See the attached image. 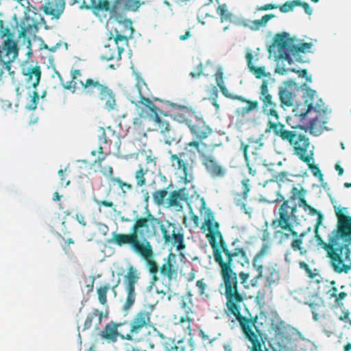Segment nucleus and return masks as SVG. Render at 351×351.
<instances>
[{"mask_svg": "<svg viewBox=\"0 0 351 351\" xmlns=\"http://www.w3.org/2000/svg\"><path fill=\"white\" fill-rule=\"evenodd\" d=\"M205 226L208 231L206 238L213 249L215 261L221 269L226 308L238 321L245 339L252 343L249 347L250 350L267 351L265 341L258 338L261 331L256 326L257 317L248 318L241 313V306L244 304L246 295L239 288L237 274L232 269V263L236 261L243 266L248 264L247 254L244 247L241 246L239 239H234L230 247L228 246L219 231V223L215 219H204L202 229Z\"/></svg>", "mask_w": 351, "mask_h": 351, "instance_id": "nucleus-1", "label": "nucleus"}, {"mask_svg": "<svg viewBox=\"0 0 351 351\" xmlns=\"http://www.w3.org/2000/svg\"><path fill=\"white\" fill-rule=\"evenodd\" d=\"M268 85L267 80H263L258 93V98L262 103V112L268 118V129L283 141L288 142L293 148V154L300 160L309 162L313 159V146L311 145L310 140L306 135L295 130H287L284 124L279 122L280 115L276 110L277 104L273 100Z\"/></svg>", "mask_w": 351, "mask_h": 351, "instance_id": "nucleus-2", "label": "nucleus"}, {"mask_svg": "<svg viewBox=\"0 0 351 351\" xmlns=\"http://www.w3.org/2000/svg\"><path fill=\"white\" fill-rule=\"evenodd\" d=\"M307 191L301 185L298 184V186H293L290 191V195L287 199L280 194H278V197L272 201V203L282 201V203L279 206L278 212L274 211L276 218L271 221V226L274 229L280 228L274 232V236L278 238L280 243H283L288 241L291 236L294 239L291 243V247L293 251L299 252L301 256L306 254V250L303 247V237L305 232L298 234L294 230L293 221H296L297 216V204H293L290 205L291 201L298 200L304 195H306Z\"/></svg>", "mask_w": 351, "mask_h": 351, "instance_id": "nucleus-3", "label": "nucleus"}, {"mask_svg": "<svg viewBox=\"0 0 351 351\" xmlns=\"http://www.w3.org/2000/svg\"><path fill=\"white\" fill-rule=\"evenodd\" d=\"M315 238L317 245L326 252L334 271L348 273L351 269V263H347L350 255V219L343 218L337 213V227L328 234L327 243L318 234L316 224Z\"/></svg>", "mask_w": 351, "mask_h": 351, "instance_id": "nucleus-4", "label": "nucleus"}, {"mask_svg": "<svg viewBox=\"0 0 351 351\" xmlns=\"http://www.w3.org/2000/svg\"><path fill=\"white\" fill-rule=\"evenodd\" d=\"M132 226L147 238L156 236L159 228L165 243H171L178 251L186 248L183 228L169 220L163 221L149 211L145 217H137Z\"/></svg>", "mask_w": 351, "mask_h": 351, "instance_id": "nucleus-5", "label": "nucleus"}, {"mask_svg": "<svg viewBox=\"0 0 351 351\" xmlns=\"http://www.w3.org/2000/svg\"><path fill=\"white\" fill-rule=\"evenodd\" d=\"M110 243L120 247L128 246L132 252L141 256L146 263L153 280H158L157 274L160 267L154 260L152 245L137 228L132 226L129 233L113 232Z\"/></svg>", "mask_w": 351, "mask_h": 351, "instance_id": "nucleus-6", "label": "nucleus"}, {"mask_svg": "<svg viewBox=\"0 0 351 351\" xmlns=\"http://www.w3.org/2000/svg\"><path fill=\"white\" fill-rule=\"evenodd\" d=\"M143 86L147 88V84L141 79L138 80L136 84V90L133 91L134 95H132V93L129 95L131 103L135 105L140 117H148L155 122L164 136L166 144L171 145L173 142L178 141V136L169 123L159 117L160 109L143 93Z\"/></svg>", "mask_w": 351, "mask_h": 351, "instance_id": "nucleus-7", "label": "nucleus"}, {"mask_svg": "<svg viewBox=\"0 0 351 351\" xmlns=\"http://www.w3.org/2000/svg\"><path fill=\"white\" fill-rule=\"evenodd\" d=\"M219 145V143L207 144L188 142L185 143L184 150L191 156H196V154H198L202 165L207 173L213 178H220L226 175V170L211 154L214 149Z\"/></svg>", "mask_w": 351, "mask_h": 351, "instance_id": "nucleus-8", "label": "nucleus"}, {"mask_svg": "<svg viewBox=\"0 0 351 351\" xmlns=\"http://www.w3.org/2000/svg\"><path fill=\"white\" fill-rule=\"evenodd\" d=\"M106 82L97 77L84 78L81 69H75L71 71V80L63 84L64 88L72 93L81 91L85 96L94 99L106 86Z\"/></svg>", "mask_w": 351, "mask_h": 351, "instance_id": "nucleus-9", "label": "nucleus"}, {"mask_svg": "<svg viewBox=\"0 0 351 351\" xmlns=\"http://www.w3.org/2000/svg\"><path fill=\"white\" fill-rule=\"evenodd\" d=\"M306 101L310 108H313L314 116L309 118L308 128L312 133H319L326 127L328 108L322 99L318 97L315 90L306 89Z\"/></svg>", "mask_w": 351, "mask_h": 351, "instance_id": "nucleus-10", "label": "nucleus"}, {"mask_svg": "<svg viewBox=\"0 0 351 351\" xmlns=\"http://www.w3.org/2000/svg\"><path fill=\"white\" fill-rule=\"evenodd\" d=\"M274 43L278 47L280 58L288 62L291 60V55L297 60L302 61L300 55L311 52L313 47L311 43L295 44V38H290L287 32L276 34Z\"/></svg>", "mask_w": 351, "mask_h": 351, "instance_id": "nucleus-11", "label": "nucleus"}, {"mask_svg": "<svg viewBox=\"0 0 351 351\" xmlns=\"http://www.w3.org/2000/svg\"><path fill=\"white\" fill-rule=\"evenodd\" d=\"M168 153L171 167L181 174V178L185 183L192 182L194 178L193 164L196 156H191L185 150L178 154H173L171 151H169Z\"/></svg>", "mask_w": 351, "mask_h": 351, "instance_id": "nucleus-12", "label": "nucleus"}, {"mask_svg": "<svg viewBox=\"0 0 351 351\" xmlns=\"http://www.w3.org/2000/svg\"><path fill=\"white\" fill-rule=\"evenodd\" d=\"M140 271L134 266L130 265L127 269V273L124 276V286L127 296L123 309L129 310L134 304L136 293L135 292V285L140 279Z\"/></svg>", "mask_w": 351, "mask_h": 351, "instance_id": "nucleus-13", "label": "nucleus"}, {"mask_svg": "<svg viewBox=\"0 0 351 351\" xmlns=\"http://www.w3.org/2000/svg\"><path fill=\"white\" fill-rule=\"evenodd\" d=\"M199 336L201 338L203 346L210 351H232L230 343L222 338L221 332L213 331H204L199 330Z\"/></svg>", "mask_w": 351, "mask_h": 351, "instance_id": "nucleus-14", "label": "nucleus"}, {"mask_svg": "<svg viewBox=\"0 0 351 351\" xmlns=\"http://www.w3.org/2000/svg\"><path fill=\"white\" fill-rule=\"evenodd\" d=\"M151 311L141 310L132 318L130 322V329L122 340L132 341L134 335L138 334L144 328L151 325Z\"/></svg>", "mask_w": 351, "mask_h": 351, "instance_id": "nucleus-15", "label": "nucleus"}, {"mask_svg": "<svg viewBox=\"0 0 351 351\" xmlns=\"http://www.w3.org/2000/svg\"><path fill=\"white\" fill-rule=\"evenodd\" d=\"M21 74L25 77L26 84L36 89L41 80V67L38 62L25 61L21 66Z\"/></svg>", "mask_w": 351, "mask_h": 351, "instance_id": "nucleus-16", "label": "nucleus"}, {"mask_svg": "<svg viewBox=\"0 0 351 351\" xmlns=\"http://www.w3.org/2000/svg\"><path fill=\"white\" fill-rule=\"evenodd\" d=\"M98 132L99 146L97 152L99 154H104V150L107 149L110 152V145L112 143L116 146H119L121 143L119 136L110 126L106 128H99Z\"/></svg>", "mask_w": 351, "mask_h": 351, "instance_id": "nucleus-17", "label": "nucleus"}, {"mask_svg": "<svg viewBox=\"0 0 351 351\" xmlns=\"http://www.w3.org/2000/svg\"><path fill=\"white\" fill-rule=\"evenodd\" d=\"M176 255L170 252L167 257L164 258V263L160 267L159 273L163 280H167L168 283L176 282L178 276V269L175 265Z\"/></svg>", "mask_w": 351, "mask_h": 351, "instance_id": "nucleus-18", "label": "nucleus"}, {"mask_svg": "<svg viewBox=\"0 0 351 351\" xmlns=\"http://www.w3.org/2000/svg\"><path fill=\"white\" fill-rule=\"evenodd\" d=\"M195 118V122L192 121L189 123L190 132L195 138L191 142L205 143L203 141L208 138L213 133V130L202 119H197V117Z\"/></svg>", "mask_w": 351, "mask_h": 351, "instance_id": "nucleus-19", "label": "nucleus"}, {"mask_svg": "<svg viewBox=\"0 0 351 351\" xmlns=\"http://www.w3.org/2000/svg\"><path fill=\"white\" fill-rule=\"evenodd\" d=\"M125 325V324L123 323L117 324L114 322L108 323L103 330L98 333V336L107 343H114L118 341L119 337L122 339V337H125L121 329Z\"/></svg>", "mask_w": 351, "mask_h": 351, "instance_id": "nucleus-20", "label": "nucleus"}, {"mask_svg": "<svg viewBox=\"0 0 351 351\" xmlns=\"http://www.w3.org/2000/svg\"><path fill=\"white\" fill-rule=\"evenodd\" d=\"M263 277L265 280V287L271 288L276 285L280 280V273L277 265L269 263L267 265H263Z\"/></svg>", "mask_w": 351, "mask_h": 351, "instance_id": "nucleus-21", "label": "nucleus"}, {"mask_svg": "<svg viewBox=\"0 0 351 351\" xmlns=\"http://www.w3.org/2000/svg\"><path fill=\"white\" fill-rule=\"evenodd\" d=\"M19 55V49L14 39L5 38L2 47L0 45V59L15 60Z\"/></svg>", "mask_w": 351, "mask_h": 351, "instance_id": "nucleus-22", "label": "nucleus"}, {"mask_svg": "<svg viewBox=\"0 0 351 351\" xmlns=\"http://www.w3.org/2000/svg\"><path fill=\"white\" fill-rule=\"evenodd\" d=\"M64 9L63 0H49L40 10L45 14L52 16V18L59 19Z\"/></svg>", "mask_w": 351, "mask_h": 351, "instance_id": "nucleus-23", "label": "nucleus"}, {"mask_svg": "<svg viewBox=\"0 0 351 351\" xmlns=\"http://www.w3.org/2000/svg\"><path fill=\"white\" fill-rule=\"evenodd\" d=\"M254 269L257 271V275L248 283L250 278V274L244 271H241L239 274L240 283L245 289L249 288L250 286L256 287L258 280L263 277V265H256V263H252Z\"/></svg>", "mask_w": 351, "mask_h": 351, "instance_id": "nucleus-24", "label": "nucleus"}, {"mask_svg": "<svg viewBox=\"0 0 351 351\" xmlns=\"http://www.w3.org/2000/svg\"><path fill=\"white\" fill-rule=\"evenodd\" d=\"M184 195V189L173 191L167 198V206L169 208H174L177 210H182V203L186 199Z\"/></svg>", "mask_w": 351, "mask_h": 351, "instance_id": "nucleus-25", "label": "nucleus"}, {"mask_svg": "<svg viewBox=\"0 0 351 351\" xmlns=\"http://www.w3.org/2000/svg\"><path fill=\"white\" fill-rule=\"evenodd\" d=\"M97 97L104 102L105 109L108 110H114L116 107V99L114 91L109 88L108 84L103 88Z\"/></svg>", "mask_w": 351, "mask_h": 351, "instance_id": "nucleus-26", "label": "nucleus"}, {"mask_svg": "<svg viewBox=\"0 0 351 351\" xmlns=\"http://www.w3.org/2000/svg\"><path fill=\"white\" fill-rule=\"evenodd\" d=\"M123 53V46H113L109 41L104 47L101 53V59L106 61H110L114 59H121V55Z\"/></svg>", "mask_w": 351, "mask_h": 351, "instance_id": "nucleus-27", "label": "nucleus"}, {"mask_svg": "<svg viewBox=\"0 0 351 351\" xmlns=\"http://www.w3.org/2000/svg\"><path fill=\"white\" fill-rule=\"evenodd\" d=\"M104 317V313L97 308H94L92 312L87 314L86 319L82 325V330H89L95 322V328H99V325L101 324Z\"/></svg>", "mask_w": 351, "mask_h": 351, "instance_id": "nucleus-28", "label": "nucleus"}, {"mask_svg": "<svg viewBox=\"0 0 351 351\" xmlns=\"http://www.w3.org/2000/svg\"><path fill=\"white\" fill-rule=\"evenodd\" d=\"M347 296V293L345 292H340L337 293V295L335 298V304L337 306L336 315L337 317L345 322L351 323L350 319V311L348 309H345L343 306L341 300Z\"/></svg>", "mask_w": 351, "mask_h": 351, "instance_id": "nucleus-29", "label": "nucleus"}, {"mask_svg": "<svg viewBox=\"0 0 351 351\" xmlns=\"http://www.w3.org/2000/svg\"><path fill=\"white\" fill-rule=\"evenodd\" d=\"M245 58L247 63V69L256 78L261 79L264 77H268L270 76V73L267 72L266 67L265 66H256L253 64L252 60L254 56L252 52H247Z\"/></svg>", "mask_w": 351, "mask_h": 351, "instance_id": "nucleus-30", "label": "nucleus"}, {"mask_svg": "<svg viewBox=\"0 0 351 351\" xmlns=\"http://www.w3.org/2000/svg\"><path fill=\"white\" fill-rule=\"evenodd\" d=\"M232 98L247 104L245 106L240 108L237 110V114L243 117L249 115L254 110H257L258 108V101L257 100H249L242 96H235Z\"/></svg>", "mask_w": 351, "mask_h": 351, "instance_id": "nucleus-31", "label": "nucleus"}, {"mask_svg": "<svg viewBox=\"0 0 351 351\" xmlns=\"http://www.w3.org/2000/svg\"><path fill=\"white\" fill-rule=\"evenodd\" d=\"M101 155L102 156H99L94 160V162L92 163V165H97V167H99V172L101 173L102 175L106 178L109 182L111 184V180L116 178L113 177L114 170L112 166L108 165H103V161L105 160L108 154L104 152V154Z\"/></svg>", "mask_w": 351, "mask_h": 351, "instance_id": "nucleus-32", "label": "nucleus"}, {"mask_svg": "<svg viewBox=\"0 0 351 351\" xmlns=\"http://www.w3.org/2000/svg\"><path fill=\"white\" fill-rule=\"evenodd\" d=\"M39 27L40 25L25 13L19 37H25L27 34L34 35L38 31Z\"/></svg>", "mask_w": 351, "mask_h": 351, "instance_id": "nucleus-33", "label": "nucleus"}, {"mask_svg": "<svg viewBox=\"0 0 351 351\" xmlns=\"http://www.w3.org/2000/svg\"><path fill=\"white\" fill-rule=\"evenodd\" d=\"M278 96L280 101V106L291 107L293 105L295 95L287 88L280 87L278 91Z\"/></svg>", "mask_w": 351, "mask_h": 351, "instance_id": "nucleus-34", "label": "nucleus"}, {"mask_svg": "<svg viewBox=\"0 0 351 351\" xmlns=\"http://www.w3.org/2000/svg\"><path fill=\"white\" fill-rule=\"evenodd\" d=\"M298 206L302 207L305 212H308V214L311 215H317V228L319 227L323 220V216L321 212L308 204L306 199V195H304L298 199Z\"/></svg>", "mask_w": 351, "mask_h": 351, "instance_id": "nucleus-35", "label": "nucleus"}, {"mask_svg": "<svg viewBox=\"0 0 351 351\" xmlns=\"http://www.w3.org/2000/svg\"><path fill=\"white\" fill-rule=\"evenodd\" d=\"M192 117H196L194 112L186 107H182L180 112L173 114V119L179 123H185L189 127V123L193 121Z\"/></svg>", "mask_w": 351, "mask_h": 351, "instance_id": "nucleus-36", "label": "nucleus"}, {"mask_svg": "<svg viewBox=\"0 0 351 351\" xmlns=\"http://www.w3.org/2000/svg\"><path fill=\"white\" fill-rule=\"evenodd\" d=\"M307 304L309 306L312 311L313 318L315 321H317L321 314L324 313V304L320 298H317L313 301H311Z\"/></svg>", "mask_w": 351, "mask_h": 351, "instance_id": "nucleus-37", "label": "nucleus"}, {"mask_svg": "<svg viewBox=\"0 0 351 351\" xmlns=\"http://www.w3.org/2000/svg\"><path fill=\"white\" fill-rule=\"evenodd\" d=\"M306 93H305L304 103L302 104L297 105L293 110L295 115L300 117L301 119H304L307 114H311L313 113V108H310L308 105H307L306 101Z\"/></svg>", "mask_w": 351, "mask_h": 351, "instance_id": "nucleus-38", "label": "nucleus"}, {"mask_svg": "<svg viewBox=\"0 0 351 351\" xmlns=\"http://www.w3.org/2000/svg\"><path fill=\"white\" fill-rule=\"evenodd\" d=\"M165 351H194V348L191 341L180 340L176 345L167 348Z\"/></svg>", "mask_w": 351, "mask_h": 351, "instance_id": "nucleus-39", "label": "nucleus"}, {"mask_svg": "<svg viewBox=\"0 0 351 351\" xmlns=\"http://www.w3.org/2000/svg\"><path fill=\"white\" fill-rule=\"evenodd\" d=\"M274 14H267L261 17L260 19H256L251 23L250 29L252 31L259 30L262 27H265L269 20L275 17Z\"/></svg>", "mask_w": 351, "mask_h": 351, "instance_id": "nucleus-40", "label": "nucleus"}, {"mask_svg": "<svg viewBox=\"0 0 351 351\" xmlns=\"http://www.w3.org/2000/svg\"><path fill=\"white\" fill-rule=\"evenodd\" d=\"M216 11L220 16V19L222 23L225 21L232 22L233 14L228 10V6L226 3L219 5L217 8Z\"/></svg>", "mask_w": 351, "mask_h": 351, "instance_id": "nucleus-41", "label": "nucleus"}, {"mask_svg": "<svg viewBox=\"0 0 351 351\" xmlns=\"http://www.w3.org/2000/svg\"><path fill=\"white\" fill-rule=\"evenodd\" d=\"M147 170L144 169L143 167L141 165L138 170H136L134 173V178L136 180V186L137 187H141L146 184L147 180L145 178V175L147 174Z\"/></svg>", "mask_w": 351, "mask_h": 351, "instance_id": "nucleus-42", "label": "nucleus"}, {"mask_svg": "<svg viewBox=\"0 0 351 351\" xmlns=\"http://www.w3.org/2000/svg\"><path fill=\"white\" fill-rule=\"evenodd\" d=\"M111 184L112 185L117 184L121 189V193L124 197L126 195L128 191H132L133 189V186L131 184L123 182L120 178L117 177L111 180Z\"/></svg>", "mask_w": 351, "mask_h": 351, "instance_id": "nucleus-43", "label": "nucleus"}, {"mask_svg": "<svg viewBox=\"0 0 351 351\" xmlns=\"http://www.w3.org/2000/svg\"><path fill=\"white\" fill-rule=\"evenodd\" d=\"M167 193V189L155 191L152 193L154 202L158 206L163 205Z\"/></svg>", "mask_w": 351, "mask_h": 351, "instance_id": "nucleus-44", "label": "nucleus"}, {"mask_svg": "<svg viewBox=\"0 0 351 351\" xmlns=\"http://www.w3.org/2000/svg\"><path fill=\"white\" fill-rule=\"evenodd\" d=\"M8 58L0 59V61L3 63V69H0V80H3L4 71L3 69L8 71V75H10L12 78L14 75V71L12 70L11 63L14 61V60H8Z\"/></svg>", "mask_w": 351, "mask_h": 351, "instance_id": "nucleus-45", "label": "nucleus"}, {"mask_svg": "<svg viewBox=\"0 0 351 351\" xmlns=\"http://www.w3.org/2000/svg\"><path fill=\"white\" fill-rule=\"evenodd\" d=\"M108 41L113 45L120 47V45L123 46V52L125 50V46L128 44V38L125 36L121 35L120 34H117L114 38H110Z\"/></svg>", "mask_w": 351, "mask_h": 351, "instance_id": "nucleus-46", "label": "nucleus"}, {"mask_svg": "<svg viewBox=\"0 0 351 351\" xmlns=\"http://www.w3.org/2000/svg\"><path fill=\"white\" fill-rule=\"evenodd\" d=\"M110 289V285H105L104 286H101L97 290L98 295V300L99 302L104 305L107 302V293Z\"/></svg>", "mask_w": 351, "mask_h": 351, "instance_id": "nucleus-47", "label": "nucleus"}, {"mask_svg": "<svg viewBox=\"0 0 351 351\" xmlns=\"http://www.w3.org/2000/svg\"><path fill=\"white\" fill-rule=\"evenodd\" d=\"M26 14L39 25H41L45 22L41 14L38 12V10L35 6H32L31 10H29Z\"/></svg>", "mask_w": 351, "mask_h": 351, "instance_id": "nucleus-48", "label": "nucleus"}, {"mask_svg": "<svg viewBox=\"0 0 351 351\" xmlns=\"http://www.w3.org/2000/svg\"><path fill=\"white\" fill-rule=\"evenodd\" d=\"M216 82L219 88H220L222 94L228 98H232V97L228 93V89L226 88L224 84V81L223 79V73L221 72H218L216 73Z\"/></svg>", "mask_w": 351, "mask_h": 351, "instance_id": "nucleus-49", "label": "nucleus"}, {"mask_svg": "<svg viewBox=\"0 0 351 351\" xmlns=\"http://www.w3.org/2000/svg\"><path fill=\"white\" fill-rule=\"evenodd\" d=\"M76 2L82 1L85 5H89L93 7H99L100 8L104 9L106 11L110 10V3L108 1H105L103 4H100L97 0H75Z\"/></svg>", "mask_w": 351, "mask_h": 351, "instance_id": "nucleus-50", "label": "nucleus"}, {"mask_svg": "<svg viewBox=\"0 0 351 351\" xmlns=\"http://www.w3.org/2000/svg\"><path fill=\"white\" fill-rule=\"evenodd\" d=\"M269 246L267 244L263 245L259 252L255 255L252 260V263H256V265H263L262 258L268 253Z\"/></svg>", "mask_w": 351, "mask_h": 351, "instance_id": "nucleus-51", "label": "nucleus"}, {"mask_svg": "<svg viewBox=\"0 0 351 351\" xmlns=\"http://www.w3.org/2000/svg\"><path fill=\"white\" fill-rule=\"evenodd\" d=\"M0 36L1 38L14 39V34L11 32L8 27L4 25L3 20H0Z\"/></svg>", "mask_w": 351, "mask_h": 351, "instance_id": "nucleus-52", "label": "nucleus"}, {"mask_svg": "<svg viewBox=\"0 0 351 351\" xmlns=\"http://www.w3.org/2000/svg\"><path fill=\"white\" fill-rule=\"evenodd\" d=\"M38 101L39 95L35 89L32 93V95H31V99L27 105V108L30 110L36 109Z\"/></svg>", "mask_w": 351, "mask_h": 351, "instance_id": "nucleus-53", "label": "nucleus"}, {"mask_svg": "<svg viewBox=\"0 0 351 351\" xmlns=\"http://www.w3.org/2000/svg\"><path fill=\"white\" fill-rule=\"evenodd\" d=\"M288 177L289 174L287 171H281L274 175L273 179L280 185L282 183L291 181Z\"/></svg>", "mask_w": 351, "mask_h": 351, "instance_id": "nucleus-54", "label": "nucleus"}, {"mask_svg": "<svg viewBox=\"0 0 351 351\" xmlns=\"http://www.w3.org/2000/svg\"><path fill=\"white\" fill-rule=\"evenodd\" d=\"M196 287L198 289V293L199 295L205 296L206 298H208L209 295L206 292V290L207 289V285L205 282L204 278L198 280L196 282Z\"/></svg>", "mask_w": 351, "mask_h": 351, "instance_id": "nucleus-55", "label": "nucleus"}, {"mask_svg": "<svg viewBox=\"0 0 351 351\" xmlns=\"http://www.w3.org/2000/svg\"><path fill=\"white\" fill-rule=\"evenodd\" d=\"M248 147H249V146L245 144L244 143H241V149L243 150V155H244V157H245V159L247 167H248L249 173L252 176H254L256 175V170L253 169L250 165L249 160H248V156H247Z\"/></svg>", "mask_w": 351, "mask_h": 351, "instance_id": "nucleus-56", "label": "nucleus"}, {"mask_svg": "<svg viewBox=\"0 0 351 351\" xmlns=\"http://www.w3.org/2000/svg\"><path fill=\"white\" fill-rule=\"evenodd\" d=\"M305 163L308 165V168L311 169L313 175L315 177H317V178H319L320 179H322L323 174L322 173L321 170L316 165H314L312 162V160H310L309 162H305Z\"/></svg>", "mask_w": 351, "mask_h": 351, "instance_id": "nucleus-57", "label": "nucleus"}, {"mask_svg": "<svg viewBox=\"0 0 351 351\" xmlns=\"http://www.w3.org/2000/svg\"><path fill=\"white\" fill-rule=\"evenodd\" d=\"M191 319L189 317H181L180 319V324L184 328L185 333L188 334L189 335H191Z\"/></svg>", "mask_w": 351, "mask_h": 351, "instance_id": "nucleus-58", "label": "nucleus"}, {"mask_svg": "<svg viewBox=\"0 0 351 351\" xmlns=\"http://www.w3.org/2000/svg\"><path fill=\"white\" fill-rule=\"evenodd\" d=\"M127 9L136 11L141 5L139 0H123Z\"/></svg>", "mask_w": 351, "mask_h": 351, "instance_id": "nucleus-59", "label": "nucleus"}, {"mask_svg": "<svg viewBox=\"0 0 351 351\" xmlns=\"http://www.w3.org/2000/svg\"><path fill=\"white\" fill-rule=\"evenodd\" d=\"M296 5V3H295V0L291 2H286L283 5H282L279 8L281 12L287 13L290 11H292L294 6Z\"/></svg>", "mask_w": 351, "mask_h": 351, "instance_id": "nucleus-60", "label": "nucleus"}, {"mask_svg": "<svg viewBox=\"0 0 351 351\" xmlns=\"http://www.w3.org/2000/svg\"><path fill=\"white\" fill-rule=\"evenodd\" d=\"M295 3H296L297 6H301L307 14L311 15L312 14L313 10L308 3L302 2L300 0H295Z\"/></svg>", "mask_w": 351, "mask_h": 351, "instance_id": "nucleus-61", "label": "nucleus"}, {"mask_svg": "<svg viewBox=\"0 0 351 351\" xmlns=\"http://www.w3.org/2000/svg\"><path fill=\"white\" fill-rule=\"evenodd\" d=\"M291 71L296 73L300 77H305L307 82H311V77L308 76L306 69L296 70L295 69H291Z\"/></svg>", "mask_w": 351, "mask_h": 351, "instance_id": "nucleus-62", "label": "nucleus"}, {"mask_svg": "<svg viewBox=\"0 0 351 351\" xmlns=\"http://www.w3.org/2000/svg\"><path fill=\"white\" fill-rule=\"evenodd\" d=\"M335 208V214H336V216L337 217V213L340 215H341V217L343 218H350L351 219V216H346L345 215V213H348V208L346 207H341L340 206H334Z\"/></svg>", "mask_w": 351, "mask_h": 351, "instance_id": "nucleus-63", "label": "nucleus"}, {"mask_svg": "<svg viewBox=\"0 0 351 351\" xmlns=\"http://www.w3.org/2000/svg\"><path fill=\"white\" fill-rule=\"evenodd\" d=\"M203 73V64L199 63L195 68V71L191 72L189 75L193 78L199 77Z\"/></svg>", "mask_w": 351, "mask_h": 351, "instance_id": "nucleus-64", "label": "nucleus"}]
</instances>
